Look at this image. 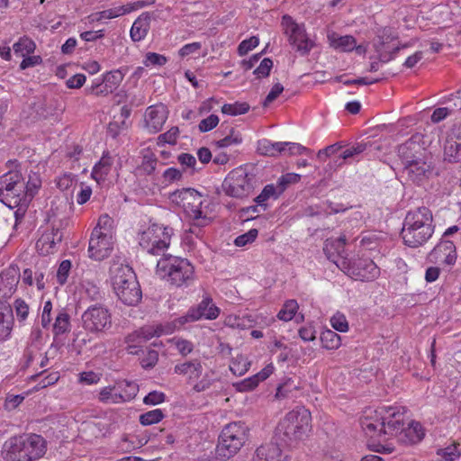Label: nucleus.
Listing matches in <instances>:
<instances>
[{
    "instance_id": "nucleus-9",
    "label": "nucleus",
    "mask_w": 461,
    "mask_h": 461,
    "mask_svg": "<svg viewBox=\"0 0 461 461\" xmlns=\"http://www.w3.org/2000/svg\"><path fill=\"white\" fill-rule=\"evenodd\" d=\"M248 431V427L240 421L226 425L219 438L216 447L217 455L224 459H229L236 455L246 442Z\"/></svg>"
},
{
    "instance_id": "nucleus-12",
    "label": "nucleus",
    "mask_w": 461,
    "mask_h": 461,
    "mask_svg": "<svg viewBox=\"0 0 461 461\" xmlns=\"http://www.w3.org/2000/svg\"><path fill=\"white\" fill-rule=\"evenodd\" d=\"M284 33L288 37L289 43L302 55L308 54L313 47V41L308 37L303 23H297L290 15L282 17Z\"/></svg>"
},
{
    "instance_id": "nucleus-8",
    "label": "nucleus",
    "mask_w": 461,
    "mask_h": 461,
    "mask_svg": "<svg viewBox=\"0 0 461 461\" xmlns=\"http://www.w3.org/2000/svg\"><path fill=\"white\" fill-rule=\"evenodd\" d=\"M168 199L174 206L196 221L198 226L206 225L209 218L202 211L203 195L194 188H182L171 193Z\"/></svg>"
},
{
    "instance_id": "nucleus-60",
    "label": "nucleus",
    "mask_w": 461,
    "mask_h": 461,
    "mask_svg": "<svg viewBox=\"0 0 461 461\" xmlns=\"http://www.w3.org/2000/svg\"><path fill=\"white\" fill-rule=\"evenodd\" d=\"M72 264L68 259L61 261L57 271V281L59 285H64L68 277Z\"/></svg>"
},
{
    "instance_id": "nucleus-43",
    "label": "nucleus",
    "mask_w": 461,
    "mask_h": 461,
    "mask_svg": "<svg viewBox=\"0 0 461 461\" xmlns=\"http://www.w3.org/2000/svg\"><path fill=\"white\" fill-rule=\"evenodd\" d=\"M69 315L64 311H60L58 313L55 319V322L53 324V333L56 336L64 334L69 330Z\"/></svg>"
},
{
    "instance_id": "nucleus-28",
    "label": "nucleus",
    "mask_w": 461,
    "mask_h": 461,
    "mask_svg": "<svg viewBox=\"0 0 461 461\" xmlns=\"http://www.w3.org/2000/svg\"><path fill=\"white\" fill-rule=\"evenodd\" d=\"M328 41L332 48L340 51H352L354 49L359 53L362 51V47L357 46L356 40L351 35L340 36L336 32H330L328 34Z\"/></svg>"
},
{
    "instance_id": "nucleus-44",
    "label": "nucleus",
    "mask_w": 461,
    "mask_h": 461,
    "mask_svg": "<svg viewBox=\"0 0 461 461\" xmlns=\"http://www.w3.org/2000/svg\"><path fill=\"white\" fill-rule=\"evenodd\" d=\"M322 347L327 349H337L341 345V338L336 332L328 330L321 336Z\"/></svg>"
},
{
    "instance_id": "nucleus-45",
    "label": "nucleus",
    "mask_w": 461,
    "mask_h": 461,
    "mask_svg": "<svg viewBox=\"0 0 461 461\" xmlns=\"http://www.w3.org/2000/svg\"><path fill=\"white\" fill-rule=\"evenodd\" d=\"M119 391L120 387H117V384L113 386L104 387L99 393V400L105 403H121Z\"/></svg>"
},
{
    "instance_id": "nucleus-15",
    "label": "nucleus",
    "mask_w": 461,
    "mask_h": 461,
    "mask_svg": "<svg viewBox=\"0 0 461 461\" xmlns=\"http://www.w3.org/2000/svg\"><path fill=\"white\" fill-rule=\"evenodd\" d=\"M222 189L229 196L243 198L251 193L253 185L251 178L244 170L236 169L231 171L224 179Z\"/></svg>"
},
{
    "instance_id": "nucleus-23",
    "label": "nucleus",
    "mask_w": 461,
    "mask_h": 461,
    "mask_svg": "<svg viewBox=\"0 0 461 461\" xmlns=\"http://www.w3.org/2000/svg\"><path fill=\"white\" fill-rule=\"evenodd\" d=\"M143 7V3L134 2L129 3L123 5L114 6L101 12L94 13L90 15V18L94 22H100L103 20L113 19L126 14H130Z\"/></svg>"
},
{
    "instance_id": "nucleus-21",
    "label": "nucleus",
    "mask_w": 461,
    "mask_h": 461,
    "mask_svg": "<svg viewBox=\"0 0 461 461\" xmlns=\"http://www.w3.org/2000/svg\"><path fill=\"white\" fill-rule=\"evenodd\" d=\"M169 111L164 104L149 106L144 113L145 129L149 133L158 132L167 120Z\"/></svg>"
},
{
    "instance_id": "nucleus-2",
    "label": "nucleus",
    "mask_w": 461,
    "mask_h": 461,
    "mask_svg": "<svg viewBox=\"0 0 461 461\" xmlns=\"http://www.w3.org/2000/svg\"><path fill=\"white\" fill-rule=\"evenodd\" d=\"M433 233V216L429 208L422 206L407 212L401 232L405 245L411 248L422 246Z\"/></svg>"
},
{
    "instance_id": "nucleus-30",
    "label": "nucleus",
    "mask_w": 461,
    "mask_h": 461,
    "mask_svg": "<svg viewBox=\"0 0 461 461\" xmlns=\"http://www.w3.org/2000/svg\"><path fill=\"white\" fill-rule=\"evenodd\" d=\"M150 28V17L146 14L140 15L133 23L130 34L133 41H142Z\"/></svg>"
},
{
    "instance_id": "nucleus-36",
    "label": "nucleus",
    "mask_w": 461,
    "mask_h": 461,
    "mask_svg": "<svg viewBox=\"0 0 461 461\" xmlns=\"http://www.w3.org/2000/svg\"><path fill=\"white\" fill-rule=\"evenodd\" d=\"M444 160L449 163L461 161V143L456 140H447L444 145Z\"/></svg>"
},
{
    "instance_id": "nucleus-64",
    "label": "nucleus",
    "mask_w": 461,
    "mask_h": 461,
    "mask_svg": "<svg viewBox=\"0 0 461 461\" xmlns=\"http://www.w3.org/2000/svg\"><path fill=\"white\" fill-rule=\"evenodd\" d=\"M272 67H273V61L270 59L266 58L260 62L259 66L254 70V74L257 75V77L258 78L266 77L269 75Z\"/></svg>"
},
{
    "instance_id": "nucleus-35",
    "label": "nucleus",
    "mask_w": 461,
    "mask_h": 461,
    "mask_svg": "<svg viewBox=\"0 0 461 461\" xmlns=\"http://www.w3.org/2000/svg\"><path fill=\"white\" fill-rule=\"evenodd\" d=\"M115 223L114 220L108 214H103L99 217L96 226L94 228L92 233L95 236L105 235L114 237Z\"/></svg>"
},
{
    "instance_id": "nucleus-22",
    "label": "nucleus",
    "mask_w": 461,
    "mask_h": 461,
    "mask_svg": "<svg viewBox=\"0 0 461 461\" xmlns=\"http://www.w3.org/2000/svg\"><path fill=\"white\" fill-rule=\"evenodd\" d=\"M285 446L275 434L270 441L263 443L256 449L254 461H286V456H283Z\"/></svg>"
},
{
    "instance_id": "nucleus-27",
    "label": "nucleus",
    "mask_w": 461,
    "mask_h": 461,
    "mask_svg": "<svg viewBox=\"0 0 461 461\" xmlns=\"http://www.w3.org/2000/svg\"><path fill=\"white\" fill-rule=\"evenodd\" d=\"M346 236L341 235L338 239H328L324 244V253L334 263V260L341 263V258H347L345 254Z\"/></svg>"
},
{
    "instance_id": "nucleus-49",
    "label": "nucleus",
    "mask_w": 461,
    "mask_h": 461,
    "mask_svg": "<svg viewBox=\"0 0 461 461\" xmlns=\"http://www.w3.org/2000/svg\"><path fill=\"white\" fill-rule=\"evenodd\" d=\"M249 110V105L247 103L225 104L221 107L222 113L231 115V116L244 114Z\"/></svg>"
},
{
    "instance_id": "nucleus-59",
    "label": "nucleus",
    "mask_w": 461,
    "mask_h": 461,
    "mask_svg": "<svg viewBox=\"0 0 461 461\" xmlns=\"http://www.w3.org/2000/svg\"><path fill=\"white\" fill-rule=\"evenodd\" d=\"M76 181L77 178L75 175L65 173L57 178L56 185L61 191H67L73 186Z\"/></svg>"
},
{
    "instance_id": "nucleus-56",
    "label": "nucleus",
    "mask_w": 461,
    "mask_h": 461,
    "mask_svg": "<svg viewBox=\"0 0 461 461\" xmlns=\"http://www.w3.org/2000/svg\"><path fill=\"white\" fill-rule=\"evenodd\" d=\"M301 179V176L295 173H287L279 177L277 180V188L279 189V193H283L286 187L291 184H295L299 182Z\"/></svg>"
},
{
    "instance_id": "nucleus-16",
    "label": "nucleus",
    "mask_w": 461,
    "mask_h": 461,
    "mask_svg": "<svg viewBox=\"0 0 461 461\" xmlns=\"http://www.w3.org/2000/svg\"><path fill=\"white\" fill-rule=\"evenodd\" d=\"M257 151L260 155L272 157L279 154L301 155L310 152L307 148L295 142H273L267 139L258 141Z\"/></svg>"
},
{
    "instance_id": "nucleus-5",
    "label": "nucleus",
    "mask_w": 461,
    "mask_h": 461,
    "mask_svg": "<svg viewBox=\"0 0 461 461\" xmlns=\"http://www.w3.org/2000/svg\"><path fill=\"white\" fill-rule=\"evenodd\" d=\"M310 411L303 407L289 411L276 427V438H280L286 447L296 446L308 437L312 429Z\"/></svg>"
},
{
    "instance_id": "nucleus-50",
    "label": "nucleus",
    "mask_w": 461,
    "mask_h": 461,
    "mask_svg": "<svg viewBox=\"0 0 461 461\" xmlns=\"http://www.w3.org/2000/svg\"><path fill=\"white\" fill-rule=\"evenodd\" d=\"M179 136V130L177 127L170 128L167 132L160 134L158 137L157 144L161 147L165 144L175 145L176 144Z\"/></svg>"
},
{
    "instance_id": "nucleus-52",
    "label": "nucleus",
    "mask_w": 461,
    "mask_h": 461,
    "mask_svg": "<svg viewBox=\"0 0 461 461\" xmlns=\"http://www.w3.org/2000/svg\"><path fill=\"white\" fill-rule=\"evenodd\" d=\"M13 307L18 321L24 322L29 316L30 307L28 303L24 300L18 298L14 302Z\"/></svg>"
},
{
    "instance_id": "nucleus-38",
    "label": "nucleus",
    "mask_w": 461,
    "mask_h": 461,
    "mask_svg": "<svg viewBox=\"0 0 461 461\" xmlns=\"http://www.w3.org/2000/svg\"><path fill=\"white\" fill-rule=\"evenodd\" d=\"M117 387H120L118 395L120 396V402H129L133 399L138 393V385L133 382L121 381L117 383Z\"/></svg>"
},
{
    "instance_id": "nucleus-62",
    "label": "nucleus",
    "mask_w": 461,
    "mask_h": 461,
    "mask_svg": "<svg viewBox=\"0 0 461 461\" xmlns=\"http://www.w3.org/2000/svg\"><path fill=\"white\" fill-rule=\"evenodd\" d=\"M259 43L258 37L253 36L249 39L242 41L238 47V53L240 56L246 55L249 51L256 48Z\"/></svg>"
},
{
    "instance_id": "nucleus-18",
    "label": "nucleus",
    "mask_w": 461,
    "mask_h": 461,
    "mask_svg": "<svg viewBox=\"0 0 461 461\" xmlns=\"http://www.w3.org/2000/svg\"><path fill=\"white\" fill-rule=\"evenodd\" d=\"M423 139L424 136L422 134L415 133L398 147L397 153L402 165L430 155L424 147Z\"/></svg>"
},
{
    "instance_id": "nucleus-33",
    "label": "nucleus",
    "mask_w": 461,
    "mask_h": 461,
    "mask_svg": "<svg viewBox=\"0 0 461 461\" xmlns=\"http://www.w3.org/2000/svg\"><path fill=\"white\" fill-rule=\"evenodd\" d=\"M14 316L12 308L0 307V341L7 339L12 332Z\"/></svg>"
},
{
    "instance_id": "nucleus-63",
    "label": "nucleus",
    "mask_w": 461,
    "mask_h": 461,
    "mask_svg": "<svg viewBox=\"0 0 461 461\" xmlns=\"http://www.w3.org/2000/svg\"><path fill=\"white\" fill-rule=\"evenodd\" d=\"M167 62V58L163 55L155 53V52H148L143 60V64L146 67L149 66H163Z\"/></svg>"
},
{
    "instance_id": "nucleus-17",
    "label": "nucleus",
    "mask_w": 461,
    "mask_h": 461,
    "mask_svg": "<svg viewBox=\"0 0 461 461\" xmlns=\"http://www.w3.org/2000/svg\"><path fill=\"white\" fill-rule=\"evenodd\" d=\"M220 313V309L212 303L209 296H205L196 308L190 309L186 315L175 321V327H181L186 322L195 321L200 319L215 320Z\"/></svg>"
},
{
    "instance_id": "nucleus-20",
    "label": "nucleus",
    "mask_w": 461,
    "mask_h": 461,
    "mask_svg": "<svg viewBox=\"0 0 461 461\" xmlns=\"http://www.w3.org/2000/svg\"><path fill=\"white\" fill-rule=\"evenodd\" d=\"M114 241V237L109 235L95 236L91 233L87 250L89 258L96 261L108 258L113 249Z\"/></svg>"
},
{
    "instance_id": "nucleus-1",
    "label": "nucleus",
    "mask_w": 461,
    "mask_h": 461,
    "mask_svg": "<svg viewBox=\"0 0 461 461\" xmlns=\"http://www.w3.org/2000/svg\"><path fill=\"white\" fill-rule=\"evenodd\" d=\"M365 434L377 441L383 451L392 453L393 441L402 445H415L424 438L420 422L409 420L402 406H381L366 409L360 420Z\"/></svg>"
},
{
    "instance_id": "nucleus-51",
    "label": "nucleus",
    "mask_w": 461,
    "mask_h": 461,
    "mask_svg": "<svg viewBox=\"0 0 461 461\" xmlns=\"http://www.w3.org/2000/svg\"><path fill=\"white\" fill-rule=\"evenodd\" d=\"M26 192L30 194V202L32 200L33 196L36 194L38 190L41 186V179L40 175L37 173H31L29 175L28 181L25 182Z\"/></svg>"
},
{
    "instance_id": "nucleus-19",
    "label": "nucleus",
    "mask_w": 461,
    "mask_h": 461,
    "mask_svg": "<svg viewBox=\"0 0 461 461\" xmlns=\"http://www.w3.org/2000/svg\"><path fill=\"white\" fill-rule=\"evenodd\" d=\"M456 260V246L453 241L442 240L428 254L427 261L438 266H451Z\"/></svg>"
},
{
    "instance_id": "nucleus-54",
    "label": "nucleus",
    "mask_w": 461,
    "mask_h": 461,
    "mask_svg": "<svg viewBox=\"0 0 461 461\" xmlns=\"http://www.w3.org/2000/svg\"><path fill=\"white\" fill-rule=\"evenodd\" d=\"M242 138L240 132L231 130L230 134L215 142L219 148H227L231 145H238L241 143Z\"/></svg>"
},
{
    "instance_id": "nucleus-55",
    "label": "nucleus",
    "mask_w": 461,
    "mask_h": 461,
    "mask_svg": "<svg viewBox=\"0 0 461 461\" xmlns=\"http://www.w3.org/2000/svg\"><path fill=\"white\" fill-rule=\"evenodd\" d=\"M331 327L339 332L348 330V322L346 316L341 312H336L330 320Z\"/></svg>"
},
{
    "instance_id": "nucleus-61",
    "label": "nucleus",
    "mask_w": 461,
    "mask_h": 461,
    "mask_svg": "<svg viewBox=\"0 0 461 461\" xmlns=\"http://www.w3.org/2000/svg\"><path fill=\"white\" fill-rule=\"evenodd\" d=\"M258 231L257 229H250L248 232L238 236L234 240V244L237 247L246 246L247 244L253 242L258 237Z\"/></svg>"
},
{
    "instance_id": "nucleus-14",
    "label": "nucleus",
    "mask_w": 461,
    "mask_h": 461,
    "mask_svg": "<svg viewBox=\"0 0 461 461\" xmlns=\"http://www.w3.org/2000/svg\"><path fill=\"white\" fill-rule=\"evenodd\" d=\"M433 173L434 164L431 155L402 164V174L408 180L418 185L427 182Z\"/></svg>"
},
{
    "instance_id": "nucleus-47",
    "label": "nucleus",
    "mask_w": 461,
    "mask_h": 461,
    "mask_svg": "<svg viewBox=\"0 0 461 461\" xmlns=\"http://www.w3.org/2000/svg\"><path fill=\"white\" fill-rule=\"evenodd\" d=\"M124 74L122 70L117 69L113 71H110L104 75V82L106 83V86L109 87L108 91H114L123 80Z\"/></svg>"
},
{
    "instance_id": "nucleus-24",
    "label": "nucleus",
    "mask_w": 461,
    "mask_h": 461,
    "mask_svg": "<svg viewBox=\"0 0 461 461\" xmlns=\"http://www.w3.org/2000/svg\"><path fill=\"white\" fill-rule=\"evenodd\" d=\"M62 232L59 229H48L39 238L36 248L40 254L48 255L54 251L57 244L62 240Z\"/></svg>"
},
{
    "instance_id": "nucleus-29",
    "label": "nucleus",
    "mask_w": 461,
    "mask_h": 461,
    "mask_svg": "<svg viewBox=\"0 0 461 461\" xmlns=\"http://www.w3.org/2000/svg\"><path fill=\"white\" fill-rule=\"evenodd\" d=\"M113 159L108 152H104L101 159L94 166L91 177L98 184L105 181L112 170Z\"/></svg>"
},
{
    "instance_id": "nucleus-53",
    "label": "nucleus",
    "mask_w": 461,
    "mask_h": 461,
    "mask_svg": "<svg viewBox=\"0 0 461 461\" xmlns=\"http://www.w3.org/2000/svg\"><path fill=\"white\" fill-rule=\"evenodd\" d=\"M164 415L161 410L155 409L140 415V422L144 426L152 425L159 422Z\"/></svg>"
},
{
    "instance_id": "nucleus-26",
    "label": "nucleus",
    "mask_w": 461,
    "mask_h": 461,
    "mask_svg": "<svg viewBox=\"0 0 461 461\" xmlns=\"http://www.w3.org/2000/svg\"><path fill=\"white\" fill-rule=\"evenodd\" d=\"M274 370H275V367H274L273 363H269L258 374L236 384V385H235L236 389L239 392L251 391V390L255 389L260 382H263L267 378H268L273 374Z\"/></svg>"
},
{
    "instance_id": "nucleus-34",
    "label": "nucleus",
    "mask_w": 461,
    "mask_h": 461,
    "mask_svg": "<svg viewBox=\"0 0 461 461\" xmlns=\"http://www.w3.org/2000/svg\"><path fill=\"white\" fill-rule=\"evenodd\" d=\"M141 155V163L138 166L137 171L140 175H151L158 165V158L149 149H143Z\"/></svg>"
},
{
    "instance_id": "nucleus-48",
    "label": "nucleus",
    "mask_w": 461,
    "mask_h": 461,
    "mask_svg": "<svg viewBox=\"0 0 461 461\" xmlns=\"http://www.w3.org/2000/svg\"><path fill=\"white\" fill-rule=\"evenodd\" d=\"M177 161L181 165L183 172L189 170L190 173L193 174L199 170V168L196 167L197 162L195 157L189 153H181L178 155Z\"/></svg>"
},
{
    "instance_id": "nucleus-42",
    "label": "nucleus",
    "mask_w": 461,
    "mask_h": 461,
    "mask_svg": "<svg viewBox=\"0 0 461 461\" xmlns=\"http://www.w3.org/2000/svg\"><path fill=\"white\" fill-rule=\"evenodd\" d=\"M250 364V361L245 356L238 355L232 358L230 364V370L233 375L241 376L248 372Z\"/></svg>"
},
{
    "instance_id": "nucleus-40",
    "label": "nucleus",
    "mask_w": 461,
    "mask_h": 461,
    "mask_svg": "<svg viewBox=\"0 0 461 461\" xmlns=\"http://www.w3.org/2000/svg\"><path fill=\"white\" fill-rule=\"evenodd\" d=\"M437 455L441 457L442 461H455L461 456V444L453 442L444 448L438 449Z\"/></svg>"
},
{
    "instance_id": "nucleus-41",
    "label": "nucleus",
    "mask_w": 461,
    "mask_h": 461,
    "mask_svg": "<svg viewBox=\"0 0 461 461\" xmlns=\"http://www.w3.org/2000/svg\"><path fill=\"white\" fill-rule=\"evenodd\" d=\"M280 194L281 193H279L277 186H275L273 184L267 185L261 193L255 198V202L258 206H261L266 210L267 204L265 203L270 198L276 199Z\"/></svg>"
},
{
    "instance_id": "nucleus-7",
    "label": "nucleus",
    "mask_w": 461,
    "mask_h": 461,
    "mask_svg": "<svg viewBox=\"0 0 461 461\" xmlns=\"http://www.w3.org/2000/svg\"><path fill=\"white\" fill-rule=\"evenodd\" d=\"M156 274L173 285L182 286L194 279V269L187 259L168 256L158 261Z\"/></svg>"
},
{
    "instance_id": "nucleus-11",
    "label": "nucleus",
    "mask_w": 461,
    "mask_h": 461,
    "mask_svg": "<svg viewBox=\"0 0 461 461\" xmlns=\"http://www.w3.org/2000/svg\"><path fill=\"white\" fill-rule=\"evenodd\" d=\"M83 328L89 333L103 334L112 327V314L110 311L101 305L89 306L81 316Z\"/></svg>"
},
{
    "instance_id": "nucleus-57",
    "label": "nucleus",
    "mask_w": 461,
    "mask_h": 461,
    "mask_svg": "<svg viewBox=\"0 0 461 461\" xmlns=\"http://www.w3.org/2000/svg\"><path fill=\"white\" fill-rule=\"evenodd\" d=\"M212 375H213L212 372L205 373L200 381H198V382L195 381L194 384H192L193 390L197 393H201V392H204L207 389H209L213 383Z\"/></svg>"
},
{
    "instance_id": "nucleus-37",
    "label": "nucleus",
    "mask_w": 461,
    "mask_h": 461,
    "mask_svg": "<svg viewBox=\"0 0 461 461\" xmlns=\"http://www.w3.org/2000/svg\"><path fill=\"white\" fill-rule=\"evenodd\" d=\"M15 55L25 57L32 54L36 50V43L28 36H23L13 45Z\"/></svg>"
},
{
    "instance_id": "nucleus-3",
    "label": "nucleus",
    "mask_w": 461,
    "mask_h": 461,
    "mask_svg": "<svg viewBox=\"0 0 461 461\" xmlns=\"http://www.w3.org/2000/svg\"><path fill=\"white\" fill-rule=\"evenodd\" d=\"M0 202L11 209H16V221L23 219L30 204L25 179L18 170L9 171L0 176Z\"/></svg>"
},
{
    "instance_id": "nucleus-46",
    "label": "nucleus",
    "mask_w": 461,
    "mask_h": 461,
    "mask_svg": "<svg viewBox=\"0 0 461 461\" xmlns=\"http://www.w3.org/2000/svg\"><path fill=\"white\" fill-rule=\"evenodd\" d=\"M298 308L299 305L295 300H288L277 313V318L284 321H289L294 317Z\"/></svg>"
},
{
    "instance_id": "nucleus-32",
    "label": "nucleus",
    "mask_w": 461,
    "mask_h": 461,
    "mask_svg": "<svg viewBox=\"0 0 461 461\" xmlns=\"http://www.w3.org/2000/svg\"><path fill=\"white\" fill-rule=\"evenodd\" d=\"M19 279L18 268L9 267L0 273V285L6 290L5 295L12 294Z\"/></svg>"
},
{
    "instance_id": "nucleus-31",
    "label": "nucleus",
    "mask_w": 461,
    "mask_h": 461,
    "mask_svg": "<svg viewBox=\"0 0 461 461\" xmlns=\"http://www.w3.org/2000/svg\"><path fill=\"white\" fill-rule=\"evenodd\" d=\"M163 333L161 327H153L147 326L143 327L140 330L135 331L132 334H130L127 337V342H137L140 344L142 342H146L154 337H159Z\"/></svg>"
},
{
    "instance_id": "nucleus-4",
    "label": "nucleus",
    "mask_w": 461,
    "mask_h": 461,
    "mask_svg": "<svg viewBox=\"0 0 461 461\" xmlns=\"http://www.w3.org/2000/svg\"><path fill=\"white\" fill-rule=\"evenodd\" d=\"M46 452L45 439L37 434L12 437L2 447L5 461H35Z\"/></svg>"
},
{
    "instance_id": "nucleus-39",
    "label": "nucleus",
    "mask_w": 461,
    "mask_h": 461,
    "mask_svg": "<svg viewBox=\"0 0 461 461\" xmlns=\"http://www.w3.org/2000/svg\"><path fill=\"white\" fill-rule=\"evenodd\" d=\"M82 288L86 294L93 301H97L102 298V293L100 291L98 284L95 280H91L88 277V274L83 276Z\"/></svg>"
},
{
    "instance_id": "nucleus-6",
    "label": "nucleus",
    "mask_w": 461,
    "mask_h": 461,
    "mask_svg": "<svg viewBox=\"0 0 461 461\" xmlns=\"http://www.w3.org/2000/svg\"><path fill=\"white\" fill-rule=\"evenodd\" d=\"M111 283L120 301L126 305H136L142 297L136 275L127 265L114 264L110 269Z\"/></svg>"
},
{
    "instance_id": "nucleus-13",
    "label": "nucleus",
    "mask_w": 461,
    "mask_h": 461,
    "mask_svg": "<svg viewBox=\"0 0 461 461\" xmlns=\"http://www.w3.org/2000/svg\"><path fill=\"white\" fill-rule=\"evenodd\" d=\"M341 263L334 260L336 266L355 279L373 280L379 276V268L370 258H358L351 263L348 258H341Z\"/></svg>"
},
{
    "instance_id": "nucleus-10",
    "label": "nucleus",
    "mask_w": 461,
    "mask_h": 461,
    "mask_svg": "<svg viewBox=\"0 0 461 461\" xmlns=\"http://www.w3.org/2000/svg\"><path fill=\"white\" fill-rule=\"evenodd\" d=\"M173 230L157 223L142 229L138 234L139 245L150 255H160L170 245Z\"/></svg>"
},
{
    "instance_id": "nucleus-58",
    "label": "nucleus",
    "mask_w": 461,
    "mask_h": 461,
    "mask_svg": "<svg viewBox=\"0 0 461 461\" xmlns=\"http://www.w3.org/2000/svg\"><path fill=\"white\" fill-rule=\"evenodd\" d=\"M162 178L166 185L180 181L183 178V171L176 167H168L163 172Z\"/></svg>"
},
{
    "instance_id": "nucleus-25",
    "label": "nucleus",
    "mask_w": 461,
    "mask_h": 461,
    "mask_svg": "<svg viewBox=\"0 0 461 461\" xmlns=\"http://www.w3.org/2000/svg\"><path fill=\"white\" fill-rule=\"evenodd\" d=\"M174 373L185 376L187 383L192 384L202 375L203 366L199 359H193L176 364L174 366Z\"/></svg>"
}]
</instances>
